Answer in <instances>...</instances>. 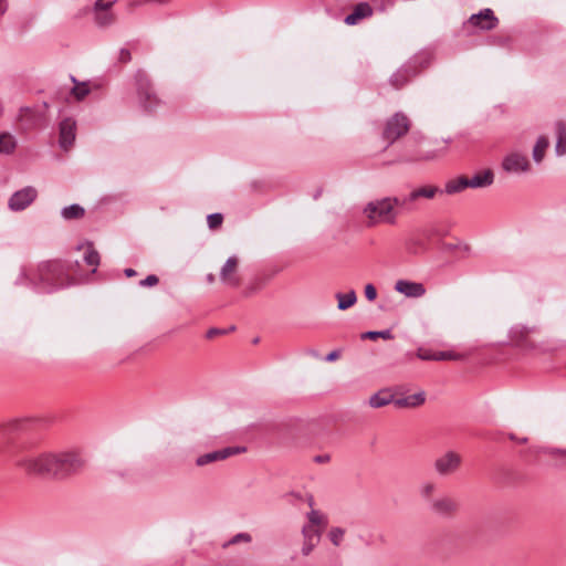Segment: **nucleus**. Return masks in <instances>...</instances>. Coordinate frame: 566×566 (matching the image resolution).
Returning a JSON list of instances; mask_svg holds the SVG:
<instances>
[{"instance_id":"nucleus-22","label":"nucleus","mask_w":566,"mask_h":566,"mask_svg":"<svg viewBox=\"0 0 566 566\" xmlns=\"http://www.w3.org/2000/svg\"><path fill=\"white\" fill-rule=\"evenodd\" d=\"M94 22L99 28H106L114 23L115 15L111 9H93Z\"/></svg>"},{"instance_id":"nucleus-1","label":"nucleus","mask_w":566,"mask_h":566,"mask_svg":"<svg viewBox=\"0 0 566 566\" xmlns=\"http://www.w3.org/2000/svg\"><path fill=\"white\" fill-rule=\"evenodd\" d=\"M17 464L30 475L64 479L80 472L84 460L75 451L44 452L23 457Z\"/></svg>"},{"instance_id":"nucleus-12","label":"nucleus","mask_w":566,"mask_h":566,"mask_svg":"<svg viewBox=\"0 0 566 566\" xmlns=\"http://www.w3.org/2000/svg\"><path fill=\"white\" fill-rule=\"evenodd\" d=\"M238 263L239 260L237 256H230L221 268L220 280L228 286L235 287L240 284Z\"/></svg>"},{"instance_id":"nucleus-21","label":"nucleus","mask_w":566,"mask_h":566,"mask_svg":"<svg viewBox=\"0 0 566 566\" xmlns=\"http://www.w3.org/2000/svg\"><path fill=\"white\" fill-rule=\"evenodd\" d=\"M468 188H485L493 184L494 174L491 169L474 175L471 178L467 177Z\"/></svg>"},{"instance_id":"nucleus-23","label":"nucleus","mask_w":566,"mask_h":566,"mask_svg":"<svg viewBox=\"0 0 566 566\" xmlns=\"http://www.w3.org/2000/svg\"><path fill=\"white\" fill-rule=\"evenodd\" d=\"M307 523H310L312 526L319 528L321 532L327 526L328 524V517L323 512L311 509L310 512L306 514Z\"/></svg>"},{"instance_id":"nucleus-9","label":"nucleus","mask_w":566,"mask_h":566,"mask_svg":"<svg viewBox=\"0 0 566 566\" xmlns=\"http://www.w3.org/2000/svg\"><path fill=\"white\" fill-rule=\"evenodd\" d=\"M365 214L369 224L386 222L389 216V199L384 198L381 200L369 202L365 208Z\"/></svg>"},{"instance_id":"nucleus-15","label":"nucleus","mask_w":566,"mask_h":566,"mask_svg":"<svg viewBox=\"0 0 566 566\" xmlns=\"http://www.w3.org/2000/svg\"><path fill=\"white\" fill-rule=\"evenodd\" d=\"M426 401V392L419 391L408 396H398L391 394V405L397 408H416L423 405Z\"/></svg>"},{"instance_id":"nucleus-42","label":"nucleus","mask_w":566,"mask_h":566,"mask_svg":"<svg viewBox=\"0 0 566 566\" xmlns=\"http://www.w3.org/2000/svg\"><path fill=\"white\" fill-rule=\"evenodd\" d=\"M436 491V485L432 482L422 484L420 492L423 497H429Z\"/></svg>"},{"instance_id":"nucleus-34","label":"nucleus","mask_w":566,"mask_h":566,"mask_svg":"<svg viewBox=\"0 0 566 566\" xmlns=\"http://www.w3.org/2000/svg\"><path fill=\"white\" fill-rule=\"evenodd\" d=\"M464 357L465 355L452 350H437L434 360H461Z\"/></svg>"},{"instance_id":"nucleus-43","label":"nucleus","mask_w":566,"mask_h":566,"mask_svg":"<svg viewBox=\"0 0 566 566\" xmlns=\"http://www.w3.org/2000/svg\"><path fill=\"white\" fill-rule=\"evenodd\" d=\"M365 296L370 302L376 300L377 291H376V287L373 284H367L365 286Z\"/></svg>"},{"instance_id":"nucleus-47","label":"nucleus","mask_w":566,"mask_h":566,"mask_svg":"<svg viewBox=\"0 0 566 566\" xmlns=\"http://www.w3.org/2000/svg\"><path fill=\"white\" fill-rule=\"evenodd\" d=\"M224 331L222 329H219V328H210L208 332H207V337L208 338H213L214 336L217 335H220V334H223Z\"/></svg>"},{"instance_id":"nucleus-3","label":"nucleus","mask_w":566,"mask_h":566,"mask_svg":"<svg viewBox=\"0 0 566 566\" xmlns=\"http://www.w3.org/2000/svg\"><path fill=\"white\" fill-rule=\"evenodd\" d=\"M135 81L140 104L147 111L153 109L158 99L148 76L145 72L138 71L135 75Z\"/></svg>"},{"instance_id":"nucleus-39","label":"nucleus","mask_w":566,"mask_h":566,"mask_svg":"<svg viewBox=\"0 0 566 566\" xmlns=\"http://www.w3.org/2000/svg\"><path fill=\"white\" fill-rule=\"evenodd\" d=\"M437 350H433L431 348L420 347L418 349V357L422 360H434Z\"/></svg>"},{"instance_id":"nucleus-25","label":"nucleus","mask_w":566,"mask_h":566,"mask_svg":"<svg viewBox=\"0 0 566 566\" xmlns=\"http://www.w3.org/2000/svg\"><path fill=\"white\" fill-rule=\"evenodd\" d=\"M548 146L549 142L545 136H539L537 138L532 154L535 163L539 164L544 159Z\"/></svg>"},{"instance_id":"nucleus-31","label":"nucleus","mask_w":566,"mask_h":566,"mask_svg":"<svg viewBox=\"0 0 566 566\" xmlns=\"http://www.w3.org/2000/svg\"><path fill=\"white\" fill-rule=\"evenodd\" d=\"M61 214L65 220L78 219L84 216V209L80 205L74 203L63 208Z\"/></svg>"},{"instance_id":"nucleus-2","label":"nucleus","mask_w":566,"mask_h":566,"mask_svg":"<svg viewBox=\"0 0 566 566\" xmlns=\"http://www.w3.org/2000/svg\"><path fill=\"white\" fill-rule=\"evenodd\" d=\"M432 61L433 53L430 50L416 53L391 76V86L396 88L405 86L424 69L429 67Z\"/></svg>"},{"instance_id":"nucleus-28","label":"nucleus","mask_w":566,"mask_h":566,"mask_svg":"<svg viewBox=\"0 0 566 566\" xmlns=\"http://www.w3.org/2000/svg\"><path fill=\"white\" fill-rule=\"evenodd\" d=\"M17 146L14 137L9 133H2L0 135V153L11 154Z\"/></svg>"},{"instance_id":"nucleus-45","label":"nucleus","mask_w":566,"mask_h":566,"mask_svg":"<svg viewBox=\"0 0 566 566\" xmlns=\"http://www.w3.org/2000/svg\"><path fill=\"white\" fill-rule=\"evenodd\" d=\"M113 4L114 1L96 0L93 9H111Z\"/></svg>"},{"instance_id":"nucleus-41","label":"nucleus","mask_w":566,"mask_h":566,"mask_svg":"<svg viewBox=\"0 0 566 566\" xmlns=\"http://www.w3.org/2000/svg\"><path fill=\"white\" fill-rule=\"evenodd\" d=\"M319 541H314V539H304V543H303V546H302V554L304 556H308L313 549L315 548V546L317 545Z\"/></svg>"},{"instance_id":"nucleus-54","label":"nucleus","mask_w":566,"mask_h":566,"mask_svg":"<svg viewBox=\"0 0 566 566\" xmlns=\"http://www.w3.org/2000/svg\"><path fill=\"white\" fill-rule=\"evenodd\" d=\"M516 441H517L518 443H525V442L527 441V438H521V439H520V438H516Z\"/></svg>"},{"instance_id":"nucleus-49","label":"nucleus","mask_w":566,"mask_h":566,"mask_svg":"<svg viewBox=\"0 0 566 566\" xmlns=\"http://www.w3.org/2000/svg\"><path fill=\"white\" fill-rule=\"evenodd\" d=\"M7 1L0 0V15H2L7 11Z\"/></svg>"},{"instance_id":"nucleus-50","label":"nucleus","mask_w":566,"mask_h":566,"mask_svg":"<svg viewBox=\"0 0 566 566\" xmlns=\"http://www.w3.org/2000/svg\"><path fill=\"white\" fill-rule=\"evenodd\" d=\"M136 274H137V273H136V271H135L134 269H126V270H125V275H126L127 277H133V276H135Z\"/></svg>"},{"instance_id":"nucleus-48","label":"nucleus","mask_w":566,"mask_h":566,"mask_svg":"<svg viewBox=\"0 0 566 566\" xmlns=\"http://www.w3.org/2000/svg\"><path fill=\"white\" fill-rule=\"evenodd\" d=\"M338 357H339L338 352L333 350V352H331V353L325 357V360H326V361H334V360H336Z\"/></svg>"},{"instance_id":"nucleus-53","label":"nucleus","mask_w":566,"mask_h":566,"mask_svg":"<svg viewBox=\"0 0 566 566\" xmlns=\"http://www.w3.org/2000/svg\"><path fill=\"white\" fill-rule=\"evenodd\" d=\"M145 1L146 2L164 4V3H167L169 0H145Z\"/></svg>"},{"instance_id":"nucleus-55","label":"nucleus","mask_w":566,"mask_h":566,"mask_svg":"<svg viewBox=\"0 0 566 566\" xmlns=\"http://www.w3.org/2000/svg\"><path fill=\"white\" fill-rule=\"evenodd\" d=\"M45 285H48L49 287H43V291H50V287H53L52 285L48 284V283H44Z\"/></svg>"},{"instance_id":"nucleus-7","label":"nucleus","mask_w":566,"mask_h":566,"mask_svg":"<svg viewBox=\"0 0 566 566\" xmlns=\"http://www.w3.org/2000/svg\"><path fill=\"white\" fill-rule=\"evenodd\" d=\"M39 281L48 283L52 286H63L64 282L61 279L62 265L59 262H46L39 266Z\"/></svg>"},{"instance_id":"nucleus-51","label":"nucleus","mask_w":566,"mask_h":566,"mask_svg":"<svg viewBox=\"0 0 566 566\" xmlns=\"http://www.w3.org/2000/svg\"><path fill=\"white\" fill-rule=\"evenodd\" d=\"M329 460V457L328 455H317L315 458V461L316 462H325V461H328Z\"/></svg>"},{"instance_id":"nucleus-40","label":"nucleus","mask_w":566,"mask_h":566,"mask_svg":"<svg viewBox=\"0 0 566 566\" xmlns=\"http://www.w3.org/2000/svg\"><path fill=\"white\" fill-rule=\"evenodd\" d=\"M251 535L248 534V533H239L237 535H234L227 544V545H234V544H238V543H241V542H244V543H250L251 542Z\"/></svg>"},{"instance_id":"nucleus-36","label":"nucleus","mask_w":566,"mask_h":566,"mask_svg":"<svg viewBox=\"0 0 566 566\" xmlns=\"http://www.w3.org/2000/svg\"><path fill=\"white\" fill-rule=\"evenodd\" d=\"M384 338V339H389V328L387 329H382V331H369V332H365L360 335V338L361 339H377V338Z\"/></svg>"},{"instance_id":"nucleus-19","label":"nucleus","mask_w":566,"mask_h":566,"mask_svg":"<svg viewBox=\"0 0 566 566\" xmlns=\"http://www.w3.org/2000/svg\"><path fill=\"white\" fill-rule=\"evenodd\" d=\"M75 122L71 118H65L60 124V145L67 150L75 140Z\"/></svg>"},{"instance_id":"nucleus-27","label":"nucleus","mask_w":566,"mask_h":566,"mask_svg":"<svg viewBox=\"0 0 566 566\" xmlns=\"http://www.w3.org/2000/svg\"><path fill=\"white\" fill-rule=\"evenodd\" d=\"M389 403V390L384 388L369 398V406L380 408Z\"/></svg>"},{"instance_id":"nucleus-38","label":"nucleus","mask_w":566,"mask_h":566,"mask_svg":"<svg viewBox=\"0 0 566 566\" xmlns=\"http://www.w3.org/2000/svg\"><path fill=\"white\" fill-rule=\"evenodd\" d=\"M223 217L221 213H211L207 218V223L210 229H217L221 226Z\"/></svg>"},{"instance_id":"nucleus-10","label":"nucleus","mask_w":566,"mask_h":566,"mask_svg":"<svg viewBox=\"0 0 566 566\" xmlns=\"http://www.w3.org/2000/svg\"><path fill=\"white\" fill-rule=\"evenodd\" d=\"M35 188L28 186L15 191L9 199L8 206L12 211H21L29 207L36 198Z\"/></svg>"},{"instance_id":"nucleus-4","label":"nucleus","mask_w":566,"mask_h":566,"mask_svg":"<svg viewBox=\"0 0 566 566\" xmlns=\"http://www.w3.org/2000/svg\"><path fill=\"white\" fill-rule=\"evenodd\" d=\"M502 169L510 175H522L528 174L532 166L527 156L518 151H512L504 156L502 160Z\"/></svg>"},{"instance_id":"nucleus-17","label":"nucleus","mask_w":566,"mask_h":566,"mask_svg":"<svg viewBox=\"0 0 566 566\" xmlns=\"http://www.w3.org/2000/svg\"><path fill=\"white\" fill-rule=\"evenodd\" d=\"M430 510L440 516H451L457 512L458 504L451 497L442 496L431 501Z\"/></svg>"},{"instance_id":"nucleus-8","label":"nucleus","mask_w":566,"mask_h":566,"mask_svg":"<svg viewBox=\"0 0 566 566\" xmlns=\"http://www.w3.org/2000/svg\"><path fill=\"white\" fill-rule=\"evenodd\" d=\"M438 192L442 193L443 191L436 186H423L417 188L401 200L399 198H391V210L394 209L395 206L402 208L406 207L407 209H409L407 206L410 202L416 201L419 198L432 199Z\"/></svg>"},{"instance_id":"nucleus-18","label":"nucleus","mask_w":566,"mask_h":566,"mask_svg":"<svg viewBox=\"0 0 566 566\" xmlns=\"http://www.w3.org/2000/svg\"><path fill=\"white\" fill-rule=\"evenodd\" d=\"M373 15V8L368 2H359L357 3L352 13H349L345 19L344 22L347 25H357L363 20L369 18Z\"/></svg>"},{"instance_id":"nucleus-32","label":"nucleus","mask_w":566,"mask_h":566,"mask_svg":"<svg viewBox=\"0 0 566 566\" xmlns=\"http://www.w3.org/2000/svg\"><path fill=\"white\" fill-rule=\"evenodd\" d=\"M19 120L24 122L28 127L35 125L36 117L34 111L30 107H21L19 111Z\"/></svg>"},{"instance_id":"nucleus-26","label":"nucleus","mask_w":566,"mask_h":566,"mask_svg":"<svg viewBox=\"0 0 566 566\" xmlns=\"http://www.w3.org/2000/svg\"><path fill=\"white\" fill-rule=\"evenodd\" d=\"M465 188H468L467 177L461 176L455 179L449 180L446 184L444 190H442V191L448 195H453V193L461 192Z\"/></svg>"},{"instance_id":"nucleus-33","label":"nucleus","mask_w":566,"mask_h":566,"mask_svg":"<svg viewBox=\"0 0 566 566\" xmlns=\"http://www.w3.org/2000/svg\"><path fill=\"white\" fill-rule=\"evenodd\" d=\"M321 534V530L312 526L310 523L304 524L302 527V535L304 539L319 541Z\"/></svg>"},{"instance_id":"nucleus-14","label":"nucleus","mask_w":566,"mask_h":566,"mask_svg":"<svg viewBox=\"0 0 566 566\" xmlns=\"http://www.w3.org/2000/svg\"><path fill=\"white\" fill-rule=\"evenodd\" d=\"M531 451L535 454H546L555 460L554 467L557 469L566 468V449L551 446L534 447Z\"/></svg>"},{"instance_id":"nucleus-35","label":"nucleus","mask_w":566,"mask_h":566,"mask_svg":"<svg viewBox=\"0 0 566 566\" xmlns=\"http://www.w3.org/2000/svg\"><path fill=\"white\" fill-rule=\"evenodd\" d=\"M84 261L87 265L96 268L99 264L98 252L88 245L84 253Z\"/></svg>"},{"instance_id":"nucleus-20","label":"nucleus","mask_w":566,"mask_h":566,"mask_svg":"<svg viewBox=\"0 0 566 566\" xmlns=\"http://www.w3.org/2000/svg\"><path fill=\"white\" fill-rule=\"evenodd\" d=\"M535 327H527L522 324H516L510 329V338L517 346H524L527 340V336L535 333Z\"/></svg>"},{"instance_id":"nucleus-30","label":"nucleus","mask_w":566,"mask_h":566,"mask_svg":"<svg viewBox=\"0 0 566 566\" xmlns=\"http://www.w3.org/2000/svg\"><path fill=\"white\" fill-rule=\"evenodd\" d=\"M557 143H556V153L557 155H563L566 151V126L564 123H557Z\"/></svg>"},{"instance_id":"nucleus-29","label":"nucleus","mask_w":566,"mask_h":566,"mask_svg":"<svg viewBox=\"0 0 566 566\" xmlns=\"http://www.w3.org/2000/svg\"><path fill=\"white\" fill-rule=\"evenodd\" d=\"M346 530L339 526L331 527L327 537L335 547H339L345 538Z\"/></svg>"},{"instance_id":"nucleus-24","label":"nucleus","mask_w":566,"mask_h":566,"mask_svg":"<svg viewBox=\"0 0 566 566\" xmlns=\"http://www.w3.org/2000/svg\"><path fill=\"white\" fill-rule=\"evenodd\" d=\"M335 297L337 300V308L339 311H346L357 302V295L354 290H350L347 293L338 292L335 294Z\"/></svg>"},{"instance_id":"nucleus-58","label":"nucleus","mask_w":566,"mask_h":566,"mask_svg":"<svg viewBox=\"0 0 566 566\" xmlns=\"http://www.w3.org/2000/svg\"><path fill=\"white\" fill-rule=\"evenodd\" d=\"M310 506H313V499L310 500Z\"/></svg>"},{"instance_id":"nucleus-52","label":"nucleus","mask_w":566,"mask_h":566,"mask_svg":"<svg viewBox=\"0 0 566 566\" xmlns=\"http://www.w3.org/2000/svg\"><path fill=\"white\" fill-rule=\"evenodd\" d=\"M412 138L415 139L416 143H418L422 139V135L419 132H413Z\"/></svg>"},{"instance_id":"nucleus-13","label":"nucleus","mask_w":566,"mask_h":566,"mask_svg":"<svg viewBox=\"0 0 566 566\" xmlns=\"http://www.w3.org/2000/svg\"><path fill=\"white\" fill-rule=\"evenodd\" d=\"M411 128V119L402 112H397L391 116V145Z\"/></svg>"},{"instance_id":"nucleus-11","label":"nucleus","mask_w":566,"mask_h":566,"mask_svg":"<svg viewBox=\"0 0 566 566\" xmlns=\"http://www.w3.org/2000/svg\"><path fill=\"white\" fill-rule=\"evenodd\" d=\"M468 23L481 30L490 31L496 28L499 19L491 9L486 8L481 10L479 13L472 14Z\"/></svg>"},{"instance_id":"nucleus-5","label":"nucleus","mask_w":566,"mask_h":566,"mask_svg":"<svg viewBox=\"0 0 566 566\" xmlns=\"http://www.w3.org/2000/svg\"><path fill=\"white\" fill-rule=\"evenodd\" d=\"M462 462L461 455L454 451H448L434 461V470L441 476H448L458 471Z\"/></svg>"},{"instance_id":"nucleus-37","label":"nucleus","mask_w":566,"mask_h":566,"mask_svg":"<svg viewBox=\"0 0 566 566\" xmlns=\"http://www.w3.org/2000/svg\"><path fill=\"white\" fill-rule=\"evenodd\" d=\"M90 93V88L85 83L77 84L72 88V94L77 101H82Z\"/></svg>"},{"instance_id":"nucleus-59","label":"nucleus","mask_w":566,"mask_h":566,"mask_svg":"<svg viewBox=\"0 0 566 566\" xmlns=\"http://www.w3.org/2000/svg\"><path fill=\"white\" fill-rule=\"evenodd\" d=\"M510 439L515 440L514 434H511V436H510Z\"/></svg>"},{"instance_id":"nucleus-16","label":"nucleus","mask_w":566,"mask_h":566,"mask_svg":"<svg viewBox=\"0 0 566 566\" xmlns=\"http://www.w3.org/2000/svg\"><path fill=\"white\" fill-rule=\"evenodd\" d=\"M395 290L406 297L419 298L424 295L426 287L422 283L407 280H399L395 284Z\"/></svg>"},{"instance_id":"nucleus-46","label":"nucleus","mask_w":566,"mask_h":566,"mask_svg":"<svg viewBox=\"0 0 566 566\" xmlns=\"http://www.w3.org/2000/svg\"><path fill=\"white\" fill-rule=\"evenodd\" d=\"M119 60L124 63L130 61V52L126 49H122L119 52Z\"/></svg>"},{"instance_id":"nucleus-56","label":"nucleus","mask_w":566,"mask_h":566,"mask_svg":"<svg viewBox=\"0 0 566 566\" xmlns=\"http://www.w3.org/2000/svg\"><path fill=\"white\" fill-rule=\"evenodd\" d=\"M45 285H48L49 287H43V291H50V287H53L52 285L48 284V283H44Z\"/></svg>"},{"instance_id":"nucleus-6","label":"nucleus","mask_w":566,"mask_h":566,"mask_svg":"<svg viewBox=\"0 0 566 566\" xmlns=\"http://www.w3.org/2000/svg\"><path fill=\"white\" fill-rule=\"evenodd\" d=\"M245 451H247L245 447H227L221 450H216V451L199 455L196 459V464L198 467H205L210 463L223 461L230 457L244 453Z\"/></svg>"},{"instance_id":"nucleus-57","label":"nucleus","mask_w":566,"mask_h":566,"mask_svg":"<svg viewBox=\"0 0 566 566\" xmlns=\"http://www.w3.org/2000/svg\"><path fill=\"white\" fill-rule=\"evenodd\" d=\"M389 132V126H387L385 129H384V135H387V133Z\"/></svg>"},{"instance_id":"nucleus-44","label":"nucleus","mask_w":566,"mask_h":566,"mask_svg":"<svg viewBox=\"0 0 566 566\" xmlns=\"http://www.w3.org/2000/svg\"><path fill=\"white\" fill-rule=\"evenodd\" d=\"M158 277L154 274L148 275L146 279L139 282L140 286H155L158 284Z\"/></svg>"}]
</instances>
